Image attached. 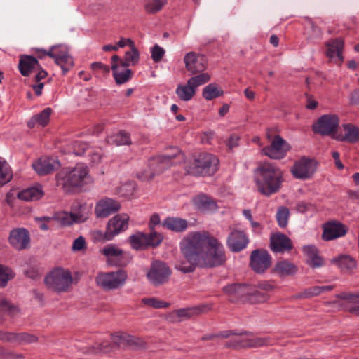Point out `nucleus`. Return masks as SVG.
Returning <instances> with one entry per match:
<instances>
[{"mask_svg":"<svg viewBox=\"0 0 359 359\" xmlns=\"http://www.w3.org/2000/svg\"><path fill=\"white\" fill-rule=\"evenodd\" d=\"M344 135H337L334 138L339 141L346 142L348 143H355L359 141V128L351 124L346 123L342 125Z\"/></svg>","mask_w":359,"mask_h":359,"instance_id":"obj_28","label":"nucleus"},{"mask_svg":"<svg viewBox=\"0 0 359 359\" xmlns=\"http://www.w3.org/2000/svg\"><path fill=\"white\" fill-rule=\"evenodd\" d=\"M183 160L180 149L177 147L171 149V153L165 154L163 156H156L149 160L150 166L158 165L163 170L176 164Z\"/></svg>","mask_w":359,"mask_h":359,"instance_id":"obj_15","label":"nucleus"},{"mask_svg":"<svg viewBox=\"0 0 359 359\" xmlns=\"http://www.w3.org/2000/svg\"><path fill=\"white\" fill-rule=\"evenodd\" d=\"M175 93L180 100L187 102L194 97L196 94V90L191 85L189 84V81H187V83L184 85H178Z\"/></svg>","mask_w":359,"mask_h":359,"instance_id":"obj_36","label":"nucleus"},{"mask_svg":"<svg viewBox=\"0 0 359 359\" xmlns=\"http://www.w3.org/2000/svg\"><path fill=\"white\" fill-rule=\"evenodd\" d=\"M128 220L129 217L126 214L117 215L109 219L107 226L109 238H114L115 236L126 231L128 226Z\"/></svg>","mask_w":359,"mask_h":359,"instance_id":"obj_21","label":"nucleus"},{"mask_svg":"<svg viewBox=\"0 0 359 359\" xmlns=\"http://www.w3.org/2000/svg\"><path fill=\"white\" fill-rule=\"evenodd\" d=\"M339 118L336 115H323L313 124V130L321 135H333L339 126Z\"/></svg>","mask_w":359,"mask_h":359,"instance_id":"obj_10","label":"nucleus"},{"mask_svg":"<svg viewBox=\"0 0 359 359\" xmlns=\"http://www.w3.org/2000/svg\"><path fill=\"white\" fill-rule=\"evenodd\" d=\"M163 170L161 166L158 165L150 166L149 163L148 168L138 172L137 173V177L142 181H149L151 180L155 175L161 173Z\"/></svg>","mask_w":359,"mask_h":359,"instance_id":"obj_39","label":"nucleus"},{"mask_svg":"<svg viewBox=\"0 0 359 359\" xmlns=\"http://www.w3.org/2000/svg\"><path fill=\"white\" fill-rule=\"evenodd\" d=\"M127 278L126 272L119 269L116 271L100 273L96 277V283L104 290H112L121 287Z\"/></svg>","mask_w":359,"mask_h":359,"instance_id":"obj_7","label":"nucleus"},{"mask_svg":"<svg viewBox=\"0 0 359 359\" xmlns=\"http://www.w3.org/2000/svg\"><path fill=\"white\" fill-rule=\"evenodd\" d=\"M248 243L247 236L241 231H232L227 238V245L233 252H240Z\"/></svg>","mask_w":359,"mask_h":359,"instance_id":"obj_23","label":"nucleus"},{"mask_svg":"<svg viewBox=\"0 0 359 359\" xmlns=\"http://www.w3.org/2000/svg\"><path fill=\"white\" fill-rule=\"evenodd\" d=\"M165 50L163 48L156 44L151 50V58L154 62H160L164 56Z\"/></svg>","mask_w":359,"mask_h":359,"instance_id":"obj_58","label":"nucleus"},{"mask_svg":"<svg viewBox=\"0 0 359 359\" xmlns=\"http://www.w3.org/2000/svg\"><path fill=\"white\" fill-rule=\"evenodd\" d=\"M142 302L144 304L154 309L167 308L169 306V303L154 297L144 298Z\"/></svg>","mask_w":359,"mask_h":359,"instance_id":"obj_51","label":"nucleus"},{"mask_svg":"<svg viewBox=\"0 0 359 359\" xmlns=\"http://www.w3.org/2000/svg\"><path fill=\"white\" fill-rule=\"evenodd\" d=\"M288 150L287 143L279 135L275 136L271 145L263 148V153L273 159L283 158Z\"/></svg>","mask_w":359,"mask_h":359,"instance_id":"obj_13","label":"nucleus"},{"mask_svg":"<svg viewBox=\"0 0 359 359\" xmlns=\"http://www.w3.org/2000/svg\"><path fill=\"white\" fill-rule=\"evenodd\" d=\"M111 69L116 83L118 85L128 82L132 79L133 75L131 69L119 63H112Z\"/></svg>","mask_w":359,"mask_h":359,"instance_id":"obj_26","label":"nucleus"},{"mask_svg":"<svg viewBox=\"0 0 359 359\" xmlns=\"http://www.w3.org/2000/svg\"><path fill=\"white\" fill-rule=\"evenodd\" d=\"M221 336L224 338H229L231 336H233V339L229 340L226 344V346L231 347L233 348H239L240 344L242 341V338H238L239 334L235 333L233 331H224L222 332Z\"/></svg>","mask_w":359,"mask_h":359,"instance_id":"obj_48","label":"nucleus"},{"mask_svg":"<svg viewBox=\"0 0 359 359\" xmlns=\"http://www.w3.org/2000/svg\"><path fill=\"white\" fill-rule=\"evenodd\" d=\"M134 189L133 183L124 184L120 187V193L122 196H128L133 194Z\"/></svg>","mask_w":359,"mask_h":359,"instance_id":"obj_62","label":"nucleus"},{"mask_svg":"<svg viewBox=\"0 0 359 359\" xmlns=\"http://www.w3.org/2000/svg\"><path fill=\"white\" fill-rule=\"evenodd\" d=\"M316 167L314 161L302 158L294 163L292 172L297 179L306 180L314 173Z\"/></svg>","mask_w":359,"mask_h":359,"instance_id":"obj_14","label":"nucleus"},{"mask_svg":"<svg viewBox=\"0 0 359 359\" xmlns=\"http://www.w3.org/2000/svg\"><path fill=\"white\" fill-rule=\"evenodd\" d=\"M109 144L120 145H130L131 144L130 134L127 132L121 130L118 133L107 137Z\"/></svg>","mask_w":359,"mask_h":359,"instance_id":"obj_37","label":"nucleus"},{"mask_svg":"<svg viewBox=\"0 0 359 359\" xmlns=\"http://www.w3.org/2000/svg\"><path fill=\"white\" fill-rule=\"evenodd\" d=\"M129 242L133 248L135 250L142 249L147 247L146 233L137 232L129 237Z\"/></svg>","mask_w":359,"mask_h":359,"instance_id":"obj_41","label":"nucleus"},{"mask_svg":"<svg viewBox=\"0 0 359 359\" xmlns=\"http://www.w3.org/2000/svg\"><path fill=\"white\" fill-rule=\"evenodd\" d=\"M358 292H341L336 295V297L341 299L346 300L350 303H355L357 299H359Z\"/></svg>","mask_w":359,"mask_h":359,"instance_id":"obj_59","label":"nucleus"},{"mask_svg":"<svg viewBox=\"0 0 359 359\" xmlns=\"http://www.w3.org/2000/svg\"><path fill=\"white\" fill-rule=\"evenodd\" d=\"M167 4V0H147L144 5V9L147 13L154 14L161 11Z\"/></svg>","mask_w":359,"mask_h":359,"instance_id":"obj_43","label":"nucleus"},{"mask_svg":"<svg viewBox=\"0 0 359 359\" xmlns=\"http://www.w3.org/2000/svg\"><path fill=\"white\" fill-rule=\"evenodd\" d=\"M332 262L335 263L342 270L351 271L356 266V262L349 256L342 255L334 258Z\"/></svg>","mask_w":359,"mask_h":359,"instance_id":"obj_40","label":"nucleus"},{"mask_svg":"<svg viewBox=\"0 0 359 359\" xmlns=\"http://www.w3.org/2000/svg\"><path fill=\"white\" fill-rule=\"evenodd\" d=\"M44 281L48 289L61 293L69 290L73 283V278L69 270L57 267L46 276Z\"/></svg>","mask_w":359,"mask_h":359,"instance_id":"obj_4","label":"nucleus"},{"mask_svg":"<svg viewBox=\"0 0 359 359\" xmlns=\"http://www.w3.org/2000/svg\"><path fill=\"white\" fill-rule=\"evenodd\" d=\"M327 56L330 59L336 57L341 63L343 61L342 50L344 48V41L340 39L332 40L327 43Z\"/></svg>","mask_w":359,"mask_h":359,"instance_id":"obj_29","label":"nucleus"},{"mask_svg":"<svg viewBox=\"0 0 359 359\" xmlns=\"http://www.w3.org/2000/svg\"><path fill=\"white\" fill-rule=\"evenodd\" d=\"M52 109L50 108H46L40 114L34 116V121L42 126L48 124L51 114Z\"/></svg>","mask_w":359,"mask_h":359,"instance_id":"obj_52","label":"nucleus"},{"mask_svg":"<svg viewBox=\"0 0 359 359\" xmlns=\"http://www.w3.org/2000/svg\"><path fill=\"white\" fill-rule=\"evenodd\" d=\"M120 209V204L111 198L100 201L95 207V214L98 217H107Z\"/></svg>","mask_w":359,"mask_h":359,"instance_id":"obj_22","label":"nucleus"},{"mask_svg":"<svg viewBox=\"0 0 359 359\" xmlns=\"http://www.w3.org/2000/svg\"><path fill=\"white\" fill-rule=\"evenodd\" d=\"M208 309V306L202 305L196 307H189L177 310V316L182 319H189L198 316Z\"/></svg>","mask_w":359,"mask_h":359,"instance_id":"obj_35","label":"nucleus"},{"mask_svg":"<svg viewBox=\"0 0 359 359\" xmlns=\"http://www.w3.org/2000/svg\"><path fill=\"white\" fill-rule=\"evenodd\" d=\"M210 75L207 72H201L196 74V76L191 77L188 81L189 84L191 85L195 90L200 86H202L210 80Z\"/></svg>","mask_w":359,"mask_h":359,"instance_id":"obj_46","label":"nucleus"},{"mask_svg":"<svg viewBox=\"0 0 359 359\" xmlns=\"http://www.w3.org/2000/svg\"><path fill=\"white\" fill-rule=\"evenodd\" d=\"M223 91L215 83L206 86L203 90V97L207 100H212L222 95Z\"/></svg>","mask_w":359,"mask_h":359,"instance_id":"obj_44","label":"nucleus"},{"mask_svg":"<svg viewBox=\"0 0 359 359\" xmlns=\"http://www.w3.org/2000/svg\"><path fill=\"white\" fill-rule=\"evenodd\" d=\"M0 358L3 359H25V356L22 353L6 350L1 346H0Z\"/></svg>","mask_w":359,"mask_h":359,"instance_id":"obj_55","label":"nucleus"},{"mask_svg":"<svg viewBox=\"0 0 359 359\" xmlns=\"http://www.w3.org/2000/svg\"><path fill=\"white\" fill-rule=\"evenodd\" d=\"M322 238L324 241H332L344 236L348 228L342 223L337 221L328 222L323 224Z\"/></svg>","mask_w":359,"mask_h":359,"instance_id":"obj_18","label":"nucleus"},{"mask_svg":"<svg viewBox=\"0 0 359 359\" xmlns=\"http://www.w3.org/2000/svg\"><path fill=\"white\" fill-rule=\"evenodd\" d=\"M140 58L137 49L134 46L130 47V50L126 51L123 58L117 55H114L111 57L112 63H119L123 66L129 67L135 65Z\"/></svg>","mask_w":359,"mask_h":359,"instance_id":"obj_27","label":"nucleus"},{"mask_svg":"<svg viewBox=\"0 0 359 359\" xmlns=\"http://www.w3.org/2000/svg\"><path fill=\"white\" fill-rule=\"evenodd\" d=\"M297 271V266L285 259L278 262L273 268V272L280 277L292 276Z\"/></svg>","mask_w":359,"mask_h":359,"instance_id":"obj_31","label":"nucleus"},{"mask_svg":"<svg viewBox=\"0 0 359 359\" xmlns=\"http://www.w3.org/2000/svg\"><path fill=\"white\" fill-rule=\"evenodd\" d=\"M109 344L107 341H104L102 344H99L97 347H92L91 350L89 351V352H94V353H107L111 350L112 348L109 347Z\"/></svg>","mask_w":359,"mask_h":359,"instance_id":"obj_63","label":"nucleus"},{"mask_svg":"<svg viewBox=\"0 0 359 359\" xmlns=\"http://www.w3.org/2000/svg\"><path fill=\"white\" fill-rule=\"evenodd\" d=\"M109 236L107 228L104 233L100 230H95L93 232V238L95 241L105 242L112 240L113 238H109Z\"/></svg>","mask_w":359,"mask_h":359,"instance_id":"obj_57","label":"nucleus"},{"mask_svg":"<svg viewBox=\"0 0 359 359\" xmlns=\"http://www.w3.org/2000/svg\"><path fill=\"white\" fill-rule=\"evenodd\" d=\"M219 160L213 154L202 153L187 169L189 174L194 176L212 175L218 170Z\"/></svg>","mask_w":359,"mask_h":359,"instance_id":"obj_5","label":"nucleus"},{"mask_svg":"<svg viewBox=\"0 0 359 359\" xmlns=\"http://www.w3.org/2000/svg\"><path fill=\"white\" fill-rule=\"evenodd\" d=\"M13 172L9 165L0 158V186L10 182Z\"/></svg>","mask_w":359,"mask_h":359,"instance_id":"obj_42","label":"nucleus"},{"mask_svg":"<svg viewBox=\"0 0 359 359\" xmlns=\"http://www.w3.org/2000/svg\"><path fill=\"white\" fill-rule=\"evenodd\" d=\"M100 252L106 257L107 262L113 266L125 265L126 252L114 244H108L100 250Z\"/></svg>","mask_w":359,"mask_h":359,"instance_id":"obj_16","label":"nucleus"},{"mask_svg":"<svg viewBox=\"0 0 359 359\" xmlns=\"http://www.w3.org/2000/svg\"><path fill=\"white\" fill-rule=\"evenodd\" d=\"M309 26L311 29V33L309 34L311 39H318L321 36L322 31L318 26L314 25L312 22H309Z\"/></svg>","mask_w":359,"mask_h":359,"instance_id":"obj_61","label":"nucleus"},{"mask_svg":"<svg viewBox=\"0 0 359 359\" xmlns=\"http://www.w3.org/2000/svg\"><path fill=\"white\" fill-rule=\"evenodd\" d=\"M0 340L19 346L35 343L38 341V337L27 332L15 333L0 331Z\"/></svg>","mask_w":359,"mask_h":359,"instance_id":"obj_12","label":"nucleus"},{"mask_svg":"<svg viewBox=\"0 0 359 359\" xmlns=\"http://www.w3.org/2000/svg\"><path fill=\"white\" fill-rule=\"evenodd\" d=\"M112 342L117 346H121L127 342L128 344H133L135 342V339L132 337H126L122 335H114L112 337Z\"/></svg>","mask_w":359,"mask_h":359,"instance_id":"obj_56","label":"nucleus"},{"mask_svg":"<svg viewBox=\"0 0 359 359\" xmlns=\"http://www.w3.org/2000/svg\"><path fill=\"white\" fill-rule=\"evenodd\" d=\"M180 249L189 264L181 263L177 268L185 273L193 272L196 266H221L226 259L224 245L205 231L189 233L181 241Z\"/></svg>","mask_w":359,"mask_h":359,"instance_id":"obj_1","label":"nucleus"},{"mask_svg":"<svg viewBox=\"0 0 359 359\" xmlns=\"http://www.w3.org/2000/svg\"><path fill=\"white\" fill-rule=\"evenodd\" d=\"M162 226L175 232H183L188 227L186 219L180 217H168L162 222Z\"/></svg>","mask_w":359,"mask_h":359,"instance_id":"obj_33","label":"nucleus"},{"mask_svg":"<svg viewBox=\"0 0 359 359\" xmlns=\"http://www.w3.org/2000/svg\"><path fill=\"white\" fill-rule=\"evenodd\" d=\"M13 278V271L7 266L0 264V287L6 286L8 280Z\"/></svg>","mask_w":359,"mask_h":359,"instance_id":"obj_49","label":"nucleus"},{"mask_svg":"<svg viewBox=\"0 0 359 359\" xmlns=\"http://www.w3.org/2000/svg\"><path fill=\"white\" fill-rule=\"evenodd\" d=\"M334 288L333 285L325 286H313L305 289L299 294V297L309 299L318 296L322 293H325L332 290Z\"/></svg>","mask_w":359,"mask_h":359,"instance_id":"obj_38","label":"nucleus"},{"mask_svg":"<svg viewBox=\"0 0 359 359\" xmlns=\"http://www.w3.org/2000/svg\"><path fill=\"white\" fill-rule=\"evenodd\" d=\"M195 208L201 211H212L217 209L216 202L205 195H198L193 198Z\"/></svg>","mask_w":359,"mask_h":359,"instance_id":"obj_32","label":"nucleus"},{"mask_svg":"<svg viewBox=\"0 0 359 359\" xmlns=\"http://www.w3.org/2000/svg\"><path fill=\"white\" fill-rule=\"evenodd\" d=\"M0 310L11 317L18 316L20 312L16 306L4 298H0Z\"/></svg>","mask_w":359,"mask_h":359,"instance_id":"obj_45","label":"nucleus"},{"mask_svg":"<svg viewBox=\"0 0 359 359\" xmlns=\"http://www.w3.org/2000/svg\"><path fill=\"white\" fill-rule=\"evenodd\" d=\"M187 69L192 74L203 72L207 67L206 57L194 52L188 53L184 58Z\"/></svg>","mask_w":359,"mask_h":359,"instance_id":"obj_17","label":"nucleus"},{"mask_svg":"<svg viewBox=\"0 0 359 359\" xmlns=\"http://www.w3.org/2000/svg\"><path fill=\"white\" fill-rule=\"evenodd\" d=\"M29 233L24 228L14 229L10 233L9 242L17 250L27 248L29 244Z\"/></svg>","mask_w":359,"mask_h":359,"instance_id":"obj_20","label":"nucleus"},{"mask_svg":"<svg viewBox=\"0 0 359 359\" xmlns=\"http://www.w3.org/2000/svg\"><path fill=\"white\" fill-rule=\"evenodd\" d=\"M224 291L240 298L245 297L252 303L263 302L269 298L268 294L260 290L257 285L233 284L224 287Z\"/></svg>","mask_w":359,"mask_h":359,"instance_id":"obj_6","label":"nucleus"},{"mask_svg":"<svg viewBox=\"0 0 359 359\" xmlns=\"http://www.w3.org/2000/svg\"><path fill=\"white\" fill-rule=\"evenodd\" d=\"M289 210L285 207H280L276 213V219L279 226L283 228L287 224Z\"/></svg>","mask_w":359,"mask_h":359,"instance_id":"obj_50","label":"nucleus"},{"mask_svg":"<svg viewBox=\"0 0 359 359\" xmlns=\"http://www.w3.org/2000/svg\"><path fill=\"white\" fill-rule=\"evenodd\" d=\"M91 68L93 70L100 69L105 74H108L110 72V67L100 62H95L92 63Z\"/></svg>","mask_w":359,"mask_h":359,"instance_id":"obj_64","label":"nucleus"},{"mask_svg":"<svg viewBox=\"0 0 359 359\" xmlns=\"http://www.w3.org/2000/svg\"><path fill=\"white\" fill-rule=\"evenodd\" d=\"M88 168L83 163H78L74 168L61 170L56 175L57 186L65 192H72L81 187L88 180Z\"/></svg>","mask_w":359,"mask_h":359,"instance_id":"obj_3","label":"nucleus"},{"mask_svg":"<svg viewBox=\"0 0 359 359\" xmlns=\"http://www.w3.org/2000/svg\"><path fill=\"white\" fill-rule=\"evenodd\" d=\"M86 248V241L83 236H79L73 242L72 249L73 251H80Z\"/></svg>","mask_w":359,"mask_h":359,"instance_id":"obj_60","label":"nucleus"},{"mask_svg":"<svg viewBox=\"0 0 359 359\" xmlns=\"http://www.w3.org/2000/svg\"><path fill=\"white\" fill-rule=\"evenodd\" d=\"M72 152L76 156H81L88 149V145L86 142L81 141H75L72 144Z\"/></svg>","mask_w":359,"mask_h":359,"instance_id":"obj_54","label":"nucleus"},{"mask_svg":"<svg viewBox=\"0 0 359 359\" xmlns=\"http://www.w3.org/2000/svg\"><path fill=\"white\" fill-rule=\"evenodd\" d=\"M273 344V340L270 337L250 336V348H257L264 346H270Z\"/></svg>","mask_w":359,"mask_h":359,"instance_id":"obj_47","label":"nucleus"},{"mask_svg":"<svg viewBox=\"0 0 359 359\" xmlns=\"http://www.w3.org/2000/svg\"><path fill=\"white\" fill-rule=\"evenodd\" d=\"M39 68L41 65L36 57L27 55L20 57L18 69L22 76H28L33 71Z\"/></svg>","mask_w":359,"mask_h":359,"instance_id":"obj_25","label":"nucleus"},{"mask_svg":"<svg viewBox=\"0 0 359 359\" xmlns=\"http://www.w3.org/2000/svg\"><path fill=\"white\" fill-rule=\"evenodd\" d=\"M171 273V269L165 263L154 261L147 273V278L150 284L158 287L168 283Z\"/></svg>","mask_w":359,"mask_h":359,"instance_id":"obj_9","label":"nucleus"},{"mask_svg":"<svg viewBox=\"0 0 359 359\" xmlns=\"http://www.w3.org/2000/svg\"><path fill=\"white\" fill-rule=\"evenodd\" d=\"M146 238L147 240V246H157L163 240L161 234L153 231L149 234L146 233Z\"/></svg>","mask_w":359,"mask_h":359,"instance_id":"obj_53","label":"nucleus"},{"mask_svg":"<svg viewBox=\"0 0 359 359\" xmlns=\"http://www.w3.org/2000/svg\"><path fill=\"white\" fill-rule=\"evenodd\" d=\"M60 166V162L54 158L41 157L32 164V168L39 175H46Z\"/></svg>","mask_w":359,"mask_h":359,"instance_id":"obj_19","label":"nucleus"},{"mask_svg":"<svg viewBox=\"0 0 359 359\" xmlns=\"http://www.w3.org/2000/svg\"><path fill=\"white\" fill-rule=\"evenodd\" d=\"M283 173L271 163H264L257 168L255 180L257 190L263 195L269 196L278 192L282 183Z\"/></svg>","mask_w":359,"mask_h":359,"instance_id":"obj_2","label":"nucleus"},{"mask_svg":"<svg viewBox=\"0 0 359 359\" xmlns=\"http://www.w3.org/2000/svg\"><path fill=\"white\" fill-rule=\"evenodd\" d=\"M37 57L42 59L48 55L54 59L55 63L62 69L63 74L67 73L73 65V60L65 48L53 46L48 51L36 49Z\"/></svg>","mask_w":359,"mask_h":359,"instance_id":"obj_8","label":"nucleus"},{"mask_svg":"<svg viewBox=\"0 0 359 359\" xmlns=\"http://www.w3.org/2000/svg\"><path fill=\"white\" fill-rule=\"evenodd\" d=\"M291 240L282 233L273 234L271 237V249L274 252H284L292 249Z\"/></svg>","mask_w":359,"mask_h":359,"instance_id":"obj_24","label":"nucleus"},{"mask_svg":"<svg viewBox=\"0 0 359 359\" xmlns=\"http://www.w3.org/2000/svg\"><path fill=\"white\" fill-rule=\"evenodd\" d=\"M303 252L306 255L307 263L313 268L323 266L324 262L318 255V250L314 245H306L303 248Z\"/></svg>","mask_w":359,"mask_h":359,"instance_id":"obj_30","label":"nucleus"},{"mask_svg":"<svg viewBox=\"0 0 359 359\" xmlns=\"http://www.w3.org/2000/svg\"><path fill=\"white\" fill-rule=\"evenodd\" d=\"M271 264V257L266 250H255L250 255V266L258 273H264Z\"/></svg>","mask_w":359,"mask_h":359,"instance_id":"obj_11","label":"nucleus"},{"mask_svg":"<svg viewBox=\"0 0 359 359\" xmlns=\"http://www.w3.org/2000/svg\"><path fill=\"white\" fill-rule=\"evenodd\" d=\"M43 196L41 186L32 187L20 191L18 197L20 200L29 201H36Z\"/></svg>","mask_w":359,"mask_h":359,"instance_id":"obj_34","label":"nucleus"}]
</instances>
